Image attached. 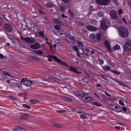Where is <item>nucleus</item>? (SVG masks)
<instances>
[{
  "instance_id": "1",
  "label": "nucleus",
  "mask_w": 131,
  "mask_h": 131,
  "mask_svg": "<svg viewBox=\"0 0 131 131\" xmlns=\"http://www.w3.org/2000/svg\"><path fill=\"white\" fill-rule=\"evenodd\" d=\"M101 35L100 34H96L92 33L90 34L89 39L92 42H97L100 41L101 39Z\"/></svg>"
},
{
  "instance_id": "2",
  "label": "nucleus",
  "mask_w": 131,
  "mask_h": 131,
  "mask_svg": "<svg viewBox=\"0 0 131 131\" xmlns=\"http://www.w3.org/2000/svg\"><path fill=\"white\" fill-rule=\"evenodd\" d=\"M119 34L123 38H126L129 34V31L127 29L123 27H120L119 28Z\"/></svg>"
},
{
  "instance_id": "3",
  "label": "nucleus",
  "mask_w": 131,
  "mask_h": 131,
  "mask_svg": "<svg viewBox=\"0 0 131 131\" xmlns=\"http://www.w3.org/2000/svg\"><path fill=\"white\" fill-rule=\"evenodd\" d=\"M82 100L86 103H90L93 100L91 95L88 93H85L82 97Z\"/></svg>"
},
{
  "instance_id": "4",
  "label": "nucleus",
  "mask_w": 131,
  "mask_h": 131,
  "mask_svg": "<svg viewBox=\"0 0 131 131\" xmlns=\"http://www.w3.org/2000/svg\"><path fill=\"white\" fill-rule=\"evenodd\" d=\"M21 38L23 42L28 44L34 43L36 42V40L34 39L31 37H26L23 38L21 37Z\"/></svg>"
},
{
  "instance_id": "5",
  "label": "nucleus",
  "mask_w": 131,
  "mask_h": 131,
  "mask_svg": "<svg viewBox=\"0 0 131 131\" xmlns=\"http://www.w3.org/2000/svg\"><path fill=\"white\" fill-rule=\"evenodd\" d=\"M110 108L115 112L118 113L122 112V109L119 106L114 104H110Z\"/></svg>"
},
{
  "instance_id": "6",
  "label": "nucleus",
  "mask_w": 131,
  "mask_h": 131,
  "mask_svg": "<svg viewBox=\"0 0 131 131\" xmlns=\"http://www.w3.org/2000/svg\"><path fill=\"white\" fill-rule=\"evenodd\" d=\"M109 14L110 17L112 18L115 20L117 19L118 17L117 13V12L114 10H112L110 11Z\"/></svg>"
},
{
  "instance_id": "7",
  "label": "nucleus",
  "mask_w": 131,
  "mask_h": 131,
  "mask_svg": "<svg viewBox=\"0 0 131 131\" xmlns=\"http://www.w3.org/2000/svg\"><path fill=\"white\" fill-rule=\"evenodd\" d=\"M131 41L128 40L126 42L123 46V49L125 51H128L131 49Z\"/></svg>"
},
{
  "instance_id": "8",
  "label": "nucleus",
  "mask_w": 131,
  "mask_h": 131,
  "mask_svg": "<svg viewBox=\"0 0 131 131\" xmlns=\"http://www.w3.org/2000/svg\"><path fill=\"white\" fill-rule=\"evenodd\" d=\"M64 65H65L66 67H67L68 69H69V70L71 71L75 72L78 74H79L81 73L80 72H79L77 71V70L74 67H71L70 66L68 65L65 62H62L61 63Z\"/></svg>"
},
{
  "instance_id": "9",
  "label": "nucleus",
  "mask_w": 131,
  "mask_h": 131,
  "mask_svg": "<svg viewBox=\"0 0 131 131\" xmlns=\"http://www.w3.org/2000/svg\"><path fill=\"white\" fill-rule=\"evenodd\" d=\"M97 3L99 4L102 5H106L109 4L110 0H95Z\"/></svg>"
},
{
  "instance_id": "10",
  "label": "nucleus",
  "mask_w": 131,
  "mask_h": 131,
  "mask_svg": "<svg viewBox=\"0 0 131 131\" xmlns=\"http://www.w3.org/2000/svg\"><path fill=\"white\" fill-rule=\"evenodd\" d=\"M4 29L8 32H11L13 31L12 26L9 24H4Z\"/></svg>"
},
{
  "instance_id": "11",
  "label": "nucleus",
  "mask_w": 131,
  "mask_h": 131,
  "mask_svg": "<svg viewBox=\"0 0 131 131\" xmlns=\"http://www.w3.org/2000/svg\"><path fill=\"white\" fill-rule=\"evenodd\" d=\"M108 22V21L106 20H104L102 21L101 23V27L103 30H105L106 29L107 27H108L106 25L107 23Z\"/></svg>"
},
{
  "instance_id": "12",
  "label": "nucleus",
  "mask_w": 131,
  "mask_h": 131,
  "mask_svg": "<svg viewBox=\"0 0 131 131\" xmlns=\"http://www.w3.org/2000/svg\"><path fill=\"white\" fill-rule=\"evenodd\" d=\"M105 47L110 52H112V48L111 47V45L108 41L107 40H105L104 43Z\"/></svg>"
},
{
  "instance_id": "13",
  "label": "nucleus",
  "mask_w": 131,
  "mask_h": 131,
  "mask_svg": "<svg viewBox=\"0 0 131 131\" xmlns=\"http://www.w3.org/2000/svg\"><path fill=\"white\" fill-rule=\"evenodd\" d=\"M30 47L33 49H37L40 48V45L39 43L36 42L34 44L30 45Z\"/></svg>"
},
{
  "instance_id": "14",
  "label": "nucleus",
  "mask_w": 131,
  "mask_h": 131,
  "mask_svg": "<svg viewBox=\"0 0 131 131\" xmlns=\"http://www.w3.org/2000/svg\"><path fill=\"white\" fill-rule=\"evenodd\" d=\"M47 57H50L54 59L55 61L59 63H62V61L61 60L59 59L56 56H53L51 54H48V55Z\"/></svg>"
},
{
  "instance_id": "15",
  "label": "nucleus",
  "mask_w": 131,
  "mask_h": 131,
  "mask_svg": "<svg viewBox=\"0 0 131 131\" xmlns=\"http://www.w3.org/2000/svg\"><path fill=\"white\" fill-rule=\"evenodd\" d=\"M75 95L77 97H83L84 94L82 92L77 91L75 92L74 93Z\"/></svg>"
},
{
  "instance_id": "16",
  "label": "nucleus",
  "mask_w": 131,
  "mask_h": 131,
  "mask_svg": "<svg viewBox=\"0 0 131 131\" xmlns=\"http://www.w3.org/2000/svg\"><path fill=\"white\" fill-rule=\"evenodd\" d=\"M86 28L88 30L92 31H96L97 30V28L93 26H87Z\"/></svg>"
},
{
  "instance_id": "17",
  "label": "nucleus",
  "mask_w": 131,
  "mask_h": 131,
  "mask_svg": "<svg viewBox=\"0 0 131 131\" xmlns=\"http://www.w3.org/2000/svg\"><path fill=\"white\" fill-rule=\"evenodd\" d=\"M32 83V82L30 80H25L23 83V84L24 85L27 86H29L31 85Z\"/></svg>"
},
{
  "instance_id": "18",
  "label": "nucleus",
  "mask_w": 131,
  "mask_h": 131,
  "mask_svg": "<svg viewBox=\"0 0 131 131\" xmlns=\"http://www.w3.org/2000/svg\"><path fill=\"white\" fill-rule=\"evenodd\" d=\"M67 38H69L71 42L73 43L75 42L74 38L70 35H68L66 36Z\"/></svg>"
},
{
  "instance_id": "19",
  "label": "nucleus",
  "mask_w": 131,
  "mask_h": 131,
  "mask_svg": "<svg viewBox=\"0 0 131 131\" xmlns=\"http://www.w3.org/2000/svg\"><path fill=\"white\" fill-rule=\"evenodd\" d=\"M15 130L16 131H25V129L23 128L20 126H17L15 127L14 128Z\"/></svg>"
},
{
  "instance_id": "20",
  "label": "nucleus",
  "mask_w": 131,
  "mask_h": 131,
  "mask_svg": "<svg viewBox=\"0 0 131 131\" xmlns=\"http://www.w3.org/2000/svg\"><path fill=\"white\" fill-rule=\"evenodd\" d=\"M59 6L62 10V12L65 11V9L67 8V6L65 5H60Z\"/></svg>"
},
{
  "instance_id": "21",
  "label": "nucleus",
  "mask_w": 131,
  "mask_h": 131,
  "mask_svg": "<svg viewBox=\"0 0 131 131\" xmlns=\"http://www.w3.org/2000/svg\"><path fill=\"white\" fill-rule=\"evenodd\" d=\"M44 31L42 32L41 31H40L38 32L37 34L40 35V36H38V37H42L43 38H44L45 35L44 34Z\"/></svg>"
},
{
  "instance_id": "22",
  "label": "nucleus",
  "mask_w": 131,
  "mask_h": 131,
  "mask_svg": "<svg viewBox=\"0 0 131 131\" xmlns=\"http://www.w3.org/2000/svg\"><path fill=\"white\" fill-rule=\"evenodd\" d=\"M104 70L105 71H107L109 70H111V68L109 66H105L103 67Z\"/></svg>"
},
{
  "instance_id": "23",
  "label": "nucleus",
  "mask_w": 131,
  "mask_h": 131,
  "mask_svg": "<svg viewBox=\"0 0 131 131\" xmlns=\"http://www.w3.org/2000/svg\"><path fill=\"white\" fill-rule=\"evenodd\" d=\"M120 48V46L118 45H115L113 47V49L114 51H115L117 49H119Z\"/></svg>"
},
{
  "instance_id": "24",
  "label": "nucleus",
  "mask_w": 131,
  "mask_h": 131,
  "mask_svg": "<svg viewBox=\"0 0 131 131\" xmlns=\"http://www.w3.org/2000/svg\"><path fill=\"white\" fill-rule=\"evenodd\" d=\"M93 105H94L97 106H101V105L97 102H93L92 103Z\"/></svg>"
},
{
  "instance_id": "25",
  "label": "nucleus",
  "mask_w": 131,
  "mask_h": 131,
  "mask_svg": "<svg viewBox=\"0 0 131 131\" xmlns=\"http://www.w3.org/2000/svg\"><path fill=\"white\" fill-rule=\"evenodd\" d=\"M63 98L64 100L69 101H72V100L71 99L67 97L63 96Z\"/></svg>"
},
{
  "instance_id": "26",
  "label": "nucleus",
  "mask_w": 131,
  "mask_h": 131,
  "mask_svg": "<svg viewBox=\"0 0 131 131\" xmlns=\"http://www.w3.org/2000/svg\"><path fill=\"white\" fill-rule=\"evenodd\" d=\"M47 80H51L53 81H56L57 79L55 77H48V79H46Z\"/></svg>"
},
{
  "instance_id": "27",
  "label": "nucleus",
  "mask_w": 131,
  "mask_h": 131,
  "mask_svg": "<svg viewBox=\"0 0 131 131\" xmlns=\"http://www.w3.org/2000/svg\"><path fill=\"white\" fill-rule=\"evenodd\" d=\"M111 71L112 73H114V74H116V75H119L120 73V72L117 71H115L111 70Z\"/></svg>"
},
{
  "instance_id": "28",
  "label": "nucleus",
  "mask_w": 131,
  "mask_h": 131,
  "mask_svg": "<svg viewBox=\"0 0 131 131\" xmlns=\"http://www.w3.org/2000/svg\"><path fill=\"white\" fill-rule=\"evenodd\" d=\"M97 15L99 17H102L103 16V13L101 12H99L97 13Z\"/></svg>"
},
{
  "instance_id": "29",
  "label": "nucleus",
  "mask_w": 131,
  "mask_h": 131,
  "mask_svg": "<svg viewBox=\"0 0 131 131\" xmlns=\"http://www.w3.org/2000/svg\"><path fill=\"white\" fill-rule=\"evenodd\" d=\"M22 106L23 107L28 109H30L31 108L30 106L27 104H23V105Z\"/></svg>"
},
{
  "instance_id": "30",
  "label": "nucleus",
  "mask_w": 131,
  "mask_h": 131,
  "mask_svg": "<svg viewBox=\"0 0 131 131\" xmlns=\"http://www.w3.org/2000/svg\"><path fill=\"white\" fill-rule=\"evenodd\" d=\"M30 60L33 61H36L37 60V58L33 56H30Z\"/></svg>"
},
{
  "instance_id": "31",
  "label": "nucleus",
  "mask_w": 131,
  "mask_h": 131,
  "mask_svg": "<svg viewBox=\"0 0 131 131\" xmlns=\"http://www.w3.org/2000/svg\"><path fill=\"white\" fill-rule=\"evenodd\" d=\"M31 103L33 104H35L38 103L37 101L36 100H32L30 101Z\"/></svg>"
},
{
  "instance_id": "32",
  "label": "nucleus",
  "mask_w": 131,
  "mask_h": 131,
  "mask_svg": "<svg viewBox=\"0 0 131 131\" xmlns=\"http://www.w3.org/2000/svg\"><path fill=\"white\" fill-rule=\"evenodd\" d=\"M56 111L57 112L59 113H65L66 111L65 110H56Z\"/></svg>"
},
{
  "instance_id": "33",
  "label": "nucleus",
  "mask_w": 131,
  "mask_h": 131,
  "mask_svg": "<svg viewBox=\"0 0 131 131\" xmlns=\"http://www.w3.org/2000/svg\"><path fill=\"white\" fill-rule=\"evenodd\" d=\"M84 72L86 75L85 77L87 79H89L90 77L89 74L86 72Z\"/></svg>"
},
{
  "instance_id": "34",
  "label": "nucleus",
  "mask_w": 131,
  "mask_h": 131,
  "mask_svg": "<svg viewBox=\"0 0 131 131\" xmlns=\"http://www.w3.org/2000/svg\"><path fill=\"white\" fill-rule=\"evenodd\" d=\"M3 73L4 74V75H7L9 76H10V73H9L7 72L6 71H3Z\"/></svg>"
},
{
  "instance_id": "35",
  "label": "nucleus",
  "mask_w": 131,
  "mask_h": 131,
  "mask_svg": "<svg viewBox=\"0 0 131 131\" xmlns=\"http://www.w3.org/2000/svg\"><path fill=\"white\" fill-rule=\"evenodd\" d=\"M78 46L80 47H82L83 46V44L81 42H78L77 43Z\"/></svg>"
},
{
  "instance_id": "36",
  "label": "nucleus",
  "mask_w": 131,
  "mask_h": 131,
  "mask_svg": "<svg viewBox=\"0 0 131 131\" xmlns=\"http://www.w3.org/2000/svg\"><path fill=\"white\" fill-rule=\"evenodd\" d=\"M9 97L12 99L13 100H17V98L16 97L13 96H9Z\"/></svg>"
},
{
  "instance_id": "37",
  "label": "nucleus",
  "mask_w": 131,
  "mask_h": 131,
  "mask_svg": "<svg viewBox=\"0 0 131 131\" xmlns=\"http://www.w3.org/2000/svg\"><path fill=\"white\" fill-rule=\"evenodd\" d=\"M53 6V4L51 3H48L46 5L47 7H51L52 6Z\"/></svg>"
},
{
  "instance_id": "38",
  "label": "nucleus",
  "mask_w": 131,
  "mask_h": 131,
  "mask_svg": "<svg viewBox=\"0 0 131 131\" xmlns=\"http://www.w3.org/2000/svg\"><path fill=\"white\" fill-rule=\"evenodd\" d=\"M43 53L44 52L42 50H38V54H43Z\"/></svg>"
},
{
  "instance_id": "39",
  "label": "nucleus",
  "mask_w": 131,
  "mask_h": 131,
  "mask_svg": "<svg viewBox=\"0 0 131 131\" xmlns=\"http://www.w3.org/2000/svg\"><path fill=\"white\" fill-rule=\"evenodd\" d=\"M16 86L18 88H20L22 86L21 84L20 83H18L16 84Z\"/></svg>"
},
{
  "instance_id": "40",
  "label": "nucleus",
  "mask_w": 131,
  "mask_h": 131,
  "mask_svg": "<svg viewBox=\"0 0 131 131\" xmlns=\"http://www.w3.org/2000/svg\"><path fill=\"white\" fill-rule=\"evenodd\" d=\"M112 1L115 4L118 5L119 4V3L117 0H112Z\"/></svg>"
},
{
  "instance_id": "41",
  "label": "nucleus",
  "mask_w": 131,
  "mask_h": 131,
  "mask_svg": "<svg viewBox=\"0 0 131 131\" xmlns=\"http://www.w3.org/2000/svg\"><path fill=\"white\" fill-rule=\"evenodd\" d=\"M105 102L107 104L109 105L111 104L110 103L111 102V101L110 100H106L105 101Z\"/></svg>"
},
{
  "instance_id": "42",
  "label": "nucleus",
  "mask_w": 131,
  "mask_h": 131,
  "mask_svg": "<svg viewBox=\"0 0 131 131\" xmlns=\"http://www.w3.org/2000/svg\"><path fill=\"white\" fill-rule=\"evenodd\" d=\"M55 29L58 30H59L60 29V27L58 26H56L54 27Z\"/></svg>"
},
{
  "instance_id": "43",
  "label": "nucleus",
  "mask_w": 131,
  "mask_h": 131,
  "mask_svg": "<svg viewBox=\"0 0 131 131\" xmlns=\"http://www.w3.org/2000/svg\"><path fill=\"white\" fill-rule=\"evenodd\" d=\"M73 49L77 52L78 51V48L76 46H73Z\"/></svg>"
},
{
  "instance_id": "44",
  "label": "nucleus",
  "mask_w": 131,
  "mask_h": 131,
  "mask_svg": "<svg viewBox=\"0 0 131 131\" xmlns=\"http://www.w3.org/2000/svg\"><path fill=\"white\" fill-rule=\"evenodd\" d=\"M54 126L56 127L60 128L61 127V125L59 124H55L54 125Z\"/></svg>"
},
{
  "instance_id": "45",
  "label": "nucleus",
  "mask_w": 131,
  "mask_h": 131,
  "mask_svg": "<svg viewBox=\"0 0 131 131\" xmlns=\"http://www.w3.org/2000/svg\"><path fill=\"white\" fill-rule=\"evenodd\" d=\"M119 103L122 105V106H124V103L121 100H119Z\"/></svg>"
},
{
  "instance_id": "46",
  "label": "nucleus",
  "mask_w": 131,
  "mask_h": 131,
  "mask_svg": "<svg viewBox=\"0 0 131 131\" xmlns=\"http://www.w3.org/2000/svg\"><path fill=\"white\" fill-rule=\"evenodd\" d=\"M21 115L23 116L28 117V116H30V115L27 114L22 113L21 114Z\"/></svg>"
},
{
  "instance_id": "47",
  "label": "nucleus",
  "mask_w": 131,
  "mask_h": 131,
  "mask_svg": "<svg viewBox=\"0 0 131 131\" xmlns=\"http://www.w3.org/2000/svg\"><path fill=\"white\" fill-rule=\"evenodd\" d=\"M81 117L82 118L85 119L86 118V116L84 114H82L80 115Z\"/></svg>"
},
{
  "instance_id": "48",
  "label": "nucleus",
  "mask_w": 131,
  "mask_h": 131,
  "mask_svg": "<svg viewBox=\"0 0 131 131\" xmlns=\"http://www.w3.org/2000/svg\"><path fill=\"white\" fill-rule=\"evenodd\" d=\"M70 110L73 112H75L76 111V109L73 108V107H70Z\"/></svg>"
},
{
  "instance_id": "49",
  "label": "nucleus",
  "mask_w": 131,
  "mask_h": 131,
  "mask_svg": "<svg viewBox=\"0 0 131 131\" xmlns=\"http://www.w3.org/2000/svg\"><path fill=\"white\" fill-rule=\"evenodd\" d=\"M112 79L114 81L116 82H117L118 83L120 84V82H119L117 80H116V79H115L114 78H112Z\"/></svg>"
},
{
  "instance_id": "50",
  "label": "nucleus",
  "mask_w": 131,
  "mask_h": 131,
  "mask_svg": "<svg viewBox=\"0 0 131 131\" xmlns=\"http://www.w3.org/2000/svg\"><path fill=\"white\" fill-rule=\"evenodd\" d=\"M79 25H80V26H83L84 25V23H83L82 22H80L79 23Z\"/></svg>"
},
{
  "instance_id": "51",
  "label": "nucleus",
  "mask_w": 131,
  "mask_h": 131,
  "mask_svg": "<svg viewBox=\"0 0 131 131\" xmlns=\"http://www.w3.org/2000/svg\"><path fill=\"white\" fill-rule=\"evenodd\" d=\"M39 13L42 14H44V12L41 10H39Z\"/></svg>"
},
{
  "instance_id": "52",
  "label": "nucleus",
  "mask_w": 131,
  "mask_h": 131,
  "mask_svg": "<svg viewBox=\"0 0 131 131\" xmlns=\"http://www.w3.org/2000/svg\"><path fill=\"white\" fill-rule=\"evenodd\" d=\"M122 110L124 112L127 111V109L125 107H123Z\"/></svg>"
},
{
  "instance_id": "53",
  "label": "nucleus",
  "mask_w": 131,
  "mask_h": 131,
  "mask_svg": "<svg viewBox=\"0 0 131 131\" xmlns=\"http://www.w3.org/2000/svg\"><path fill=\"white\" fill-rule=\"evenodd\" d=\"M20 118L22 119H23L26 120H27L28 119V118H27L26 117H25L24 116L21 117Z\"/></svg>"
},
{
  "instance_id": "54",
  "label": "nucleus",
  "mask_w": 131,
  "mask_h": 131,
  "mask_svg": "<svg viewBox=\"0 0 131 131\" xmlns=\"http://www.w3.org/2000/svg\"><path fill=\"white\" fill-rule=\"evenodd\" d=\"M81 54L83 55H85L86 56H89L88 54V53H85L84 52L83 53H81Z\"/></svg>"
},
{
  "instance_id": "55",
  "label": "nucleus",
  "mask_w": 131,
  "mask_h": 131,
  "mask_svg": "<svg viewBox=\"0 0 131 131\" xmlns=\"http://www.w3.org/2000/svg\"><path fill=\"white\" fill-rule=\"evenodd\" d=\"M118 14L119 15H120L122 13V10L121 9H120L118 12Z\"/></svg>"
},
{
  "instance_id": "56",
  "label": "nucleus",
  "mask_w": 131,
  "mask_h": 131,
  "mask_svg": "<svg viewBox=\"0 0 131 131\" xmlns=\"http://www.w3.org/2000/svg\"><path fill=\"white\" fill-rule=\"evenodd\" d=\"M4 56L1 53H0V59H2L4 58Z\"/></svg>"
},
{
  "instance_id": "57",
  "label": "nucleus",
  "mask_w": 131,
  "mask_h": 131,
  "mask_svg": "<svg viewBox=\"0 0 131 131\" xmlns=\"http://www.w3.org/2000/svg\"><path fill=\"white\" fill-rule=\"evenodd\" d=\"M33 51L35 53L38 54V50H34Z\"/></svg>"
},
{
  "instance_id": "58",
  "label": "nucleus",
  "mask_w": 131,
  "mask_h": 131,
  "mask_svg": "<svg viewBox=\"0 0 131 131\" xmlns=\"http://www.w3.org/2000/svg\"><path fill=\"white\" fill-rule=\"evenodd\" d=\"M85 50L86 51V52H89L91 51L88 48H86L85 49Z\"/></svg>"
},
{
  "instance_id": "59",
  "label": "nucleus",
  "mask_w": 131,
  "mask_h": 131,
  "mask_svg": "<svg viewBox=\"0 0 131 131\" xmlns=\"http://www.w3.org/2000/svg\"><path fill=\"white\" fill-rule=\"evenodd\" d=\"M104 62V61L101 59H100V62L101 64H103Z\"/></svg>"
},
{
  "instance_id": "60",
  "label": "nucleus",
  "mask_w": 131,
  "mask_h": 131,
  "mask_svg": "<svg viewBox=\"0 0 131 131\" xmlns=\"http://www.w3.org/2000/svg\"><path fill=\"white\" fill-rule=\"evenodd\" d=\"M61 16H62V17L63 18H64L65 17L66 18H67V16H65L64 14H62Z\"/></svg>"
},
{
  "instance_id": "61",
  "label": "nucleus",
  "mask_w": 131,
  "mask_h": 131,
  "mask_svg": "<svg viewBox=\"0 0 131 131\" xmlns=\"http://www.w3.org/2000/svg\"><path fill=\"white\" fill-rule=\"evenodd\" d=\"M94 94V95H95V96L96 97H99L100 98V97H99V96L96 93H95Z\"/></svg>"
},
{
  "instance_id": "62",
  "label": "nucleus",
  "mask_w": 131,
  "mask_h": 131,
  "mask_svg": "<svg viewBox=\"0 0 131 131\" xmlns=\"http://www.w3.org/2000/svg\"><path fill=\"white\" fill-rule=\"evenodd\" d=\"M105 94L108 96H109V97H110L111 96V95H109L107 93V92H105Z\"/></svg>"
},
{
  "instance_id": "63",
  "label": "nucleus",
  "mask_w": 131,
  "mask_h": 131,
  "mask_svg": "<svg viewBox=\"0 0 131 131\" xmlns=\"http://www.w3.org/2000/svg\"><path fill=\"white\" fill-rule=\"evenodd\" d=\"M129 5H130V7L131 8V0H129Z\"/></svg>"
},
{
  "instance_id": "64",
  "label": "nucleus",
  "mask_w": 131,
  "mask_h": 131,
  "mask_svg": "<svg viewBox=\"0 0 131 131\" xmlns=\"http://www.w3.org/2000/svg\"><path fill=\"white\" fill-rule=\"evenodd\" d=\"M54 22H57V23H60V22H58V19H56L54 20Z\"/></svg>"
}]
</instances>
